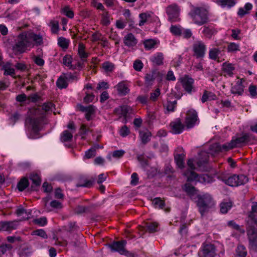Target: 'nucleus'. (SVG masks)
Masks as SVG:
<instances>
[{"instance_id":"nucleus-1","label":"nucleus","mask_w":257,"mask_h":257,"mask_svg":"<svg viewBox=\"0 0 257 257\" xmlns=\"http://www.w3.org/2000/svg\"><path fill=\"white\" fill-rule=\"evenodd\" d=\"M226 144H225V145ZM224 144L220 145L217 143L211 145L209 148L208 152L204 151H201L198 155V160H194L193 159H190L187 161V165L191 170L185 172L184 175L187 178V181L191 182H199L202 184H206L212 183L214 181L213 178L207 175L203 174L198 176L196 173L192 170L195 169L194 162L196 163L198 167L201 166L203 164L205 163L208 157V154L214 155L216 153L220 152L227 151L228 150L223 149Z\"/></svg>"},{"instance_id":"nucleus-2","label":"nucleus","mask_w":257,"mask_h":257,"mask_svg":"<svg viewBox=\"0 0 257 257\" xmlns=\"http://www.w3.org/2000/svg\"><path fill=\"white\" fill-rule=\"evenodd\" d=\"M43 40L42 36L40 34L32 32L22 33L18 36L13 49L14 52L22 53L34 45H41Z\"/></svg>"},{"instance_id":"nucleus-3","label":"nucleus","mask_w":257,"mask_h":257,"mask_svg":"<svg viewBox=\"0 0 257 257\" xmlns=\"http://www.w3.org/2000/svg\"><path fill=\"white\" fill-rule=\"evenodd\" d=\"M183 189L192 198H195L196 196H197V204L202 215L213 206L214 201L210 194L208 193L197 194V191L189 183L184 185Z\"/></svg>"},{"instance_id":"nucleus-4","label":"nucleus","mask_w":257,"mask_h":257,"mask_svg":"<svg viewBox=\"0 0 257 257\" xmlns=\"http://www.w3.org/2000/svg\"><path fill=\"white\" fill-rule=\"evenodd\" d=\"M44 116L43 110H41L38 107L30 109L28 112V116L26 120V123L32 132L36 134L40 130V122ZM29 138L35 139L37 137L35 135L29 136Z\"/></svg>"},{"instance_id":"nucleus-5","label":"nucleus","mask_w":257,"mask_h":257,"mask_svg":"<svg viewBox=\"0 0 257 257\" xmlns=\"http://www.w3.org/2000/svg\"><path fill=\"white\" fill-rule=\"evenodd\" d=\"M189 15L194 23L201 26L207 22V12L203 7L192 6Z\"/></svg>"},{"instance_id":"nucleus-6","label":"nucleus","mask_w":257,"mask_h":257,"mask_svg":"<svg viewBox=\"0 0 257 257\" xmlns=\"http://www.w3.org/2000/svg\"><path fill=\"white\" fill-rule=\"evenodd\" d=\"M218 178L226 184L232 187H236L243 185L248 181L247 178L243 175H233L228 177L220 175Z\"/></svg>"},{"instance_id":"nucleus-7","label":"nucleus","mask_w":257,"mask_h":257,"mask_svg":"<svg viewBox=\"0 0 257 257\" xmlns=\"http://www.w3.org/2000/svg\"><path fill=\"white\" fill-rule=\"evenodd\" d=\"M249 136L248 134H244L238 138H233L228 143L226 144L223 147L224 150H230L238 147L241 144L248 141Z\"/></svg>"},{"instance_id":"nucleus-8","label":"nucleus","mask_w":257,"mask_h":257,"mask_svg":"<svg viewBox=\"0 0 257 257\" xmlns=\"http://www.w3.org/2000/svg\"><path fill=\"white\" fill-rule=\"evenodd\" d=\"M185 123L187 128L193 127L199 123V119L196 111L189 109L186 113Z\"/></svg>"},{"instance_id":"nucleus-9","label":"nucleus","mask_w":257,"mask_h":257,"mask_svg":"<svg viewBox=\"0 0 257 257\" xmlns=\"http://www.w3.org/2000/svg\"><path fill=\"white\" fill-rule=\"evenodd\" d=\"M206 47L204 43L200 41H196L193 46L194 55L197 58H203L205 56Z\"/></svg>"},{"instance_id":"nucleus-10","label":"nucleus","mask_w":257,"mask_h":257,"mask_svg":"<svg viewBox=\"0 0 257 257\" xmlns=\"http://www.w3.org/2000/svg\"><path fill=\"white\" fill-rule=\"evenodd\" d=\"M180 9L175 4H173L167 8L166 13L168 16V19L171 22H176L179 20Z\"/></svg>"},{"instance_id":"nucleus-11","label":"nucleus","mask_w":257,"mask_h":257,"mask_svg":"<svg viewBox=\"0 0 257 257\" xmlns=\"http://www.w3.org/2000/svg\"><path fill=\"white\" fill-rule=\"evenodd\" d=\"M216 254L214 246L211 244L204 245L199 251V257H214Z\"/></svg>"},{"instance_id":"nucleus-12","label":"nucleus","mask_w":257,"mask_h":257,"mask_svg":"<svg viewBox=\"0 0 257 257\" xmlns=\"http://www.w3.org/2000/svg\"><path fill=\"white\" fill-rule=\"evenodd\" d=\"M249 246L254 251H257V231L254 229H250L247 231Z\"/></svg>"},{"instance_id":"nucleus-13","label":"nucleus","mask_w":257,"mask_h":257,"mask_svg":"<svg viewBox=\"0 0 257 257\" xmlns=\"http://www.w3.org/2000/svg\"><path fill=\"white\" fill-rule=\"evenodd\" d=\"M145 83L148 86H151L153 84L154 81L157 79L160 82L162 80V75L159 72L156 71H152L147 73L145 77Z\"/></svg>"},{"instance_id":"nucleus-14","label":"nucleus","mask_w":257,"mask_h":257,"mask_svg":"<svg viewBox=\"0 0 257 257\" xmlns=\"http://www.w3.org/2000/svg\"><path fill=\"white\" fill-rule=\"evenodd\" d=\"M245 81L243 79L237 78L235 83L232 85L231 92L233 94L241 95L243 92Z\"/></svg>"},{"instance_id":"nucleus-15","label":"nucleus","mask_w":257,"mask_h":257,"mask_svg":"<svg viewBox=\"0 0 257 257\" xmlns=\"http://www.w3.org/2000/svg\"><path fill=\"white\" fill-rule=\"evenodd\" d=\"M125 244L126 241L125 240H121V241L114 242L110 244L109 246L112 250L117 251L121 254L127 255L128 252L124 248Z\"/></svg>"},{"instance_id":"nucleus-16","label":"nucleus","mask_w":257,"mask_h":257,"mask_svg":"<svg viewBox=\"0 0 257 257\" xmlns=\"http://www.w3.org/2000/svg\"><path fill=\"white\" fill-rule=\"evenodd\" d=\"M171 131L173 134H181L185 128L184 125L180 119H176L170 123Z\"/></svg>"},{"instance_id":"nucleus-17","label":"nucleus","mask_w":257,"mask_h":257,"mask_svg":"<svg viewBox=\"0 0 257 257\" xmlns=\"http://www.w3.org/2000/svg\"><path fill=\"white\" fill-rule=\"evenodd\" d=\"M45 208L47 212H50L54 209H59L62 208V203L56 200H53L50 203L48 202L47 198L44 199Z\"/></svg>"},{"instance_id":"nucleus-18","label":"nucleus","mask_w":257,"mask_h":257,"mask_svg":"<svg viewBox=\"0 0 257 257\" xmlns=\"http://www.w3.org/2000/svg\"><path fill=\"white\" fill-rule=\"evenodd\" d=\"M221 56V49L217 47H214L213 45H212V47L210 48L209 49V58L212 60L219 61V59L220 58Z\"/></svg>"},{"instance_id":"nucleus-19","label":"nucleus","mask_w":257,"mask_h":257,"mask_svg":"<svg viewBox=\"0 0 257 257\" xmlns=\"http://www.w3.org/2000/svg\"><path fill=\"white\" fill-rule=\"evenodd\" d=\"M18 223L17 221L3 222L0 223V231H10L17 228Z\"/></svg>"},{"instance_id":"nucleus-20","label":"nucleus","mask_w":257,"mask_h":257,"mask_svg":"<svg viewBox=\"0 0 257 257\" xmlns=\"http://www.w3.org/2000/svg\"><path fill=\"white\" fill-rule=\"evenodd\" d=\"M181 83L184 89L188 93H191L193 90L194 80L188 76L181 78Z\"/></svg>"},{"instance_id":"nucleus-21","label":"nucleus","mask_w":257,"mask_h":257,"mask_svg":"<svg viewBox=\"0 0 257 257\" xmlns=\"http://www.w3.org/2000/svg\"><path fill=\"white\" fill-rule=\"evenodd\" d=\"M81 110L85 113V117L88 120H91L94 117L96 111V108L92 105L82 106Z\"/></svg>"},{"instance_id":"nucleus-22","label":"nucleus","mask_w":257,"mask_h":257,"mask_svg":"<svg viewBox=\"0 0 257 257\" xmlns=\"http://www.w3.org/2000/svg\"><path fill=\"white\" fill-rule=\"evenodd\" d=\"M2 70L4 71L5 75L13 76L15 74V71L13 65L9 62L3 63L2 65Z\"/></svg>"},{"instance_id":"nucleus-23","label":"nucleus","mask_w":257,"mask_h":257,"mask_svg":"<svg viewBox=\"0 0 257 257\" xmlns=\"http://www.w3.org/2000/svg\"><path fill=\"white\" fill-rule=\"evenodd\" d=\"M216 4L222 8L230 9L236 4L235 0H215Z\"/></svg>"},{"instance_id":"nucleus-24","label":"nucleus","mask_w":257,"mask_h":257,"mask_svg":"<svg viewBox=\"0 0 257 257\" xmlns=\"http://www.w3.org/2000/svg\"><path fill=\"white\" fill-rule=\"evenodd\" d=\"M123 41L125 45L128 47L134 46L137 43V41L135 38L134 35H133L132 33L127 34L124 37Z\"/></svg>"},{"instance_id":"nucleus-25","label":"nucleus","mask_w":257,"mask_h":257,"mask_svg":"<svg viewBox=\"0 0 257 257\" xmlns=\"http://www.w3.org/2000/svg\"><path fill=\"white\" fill-rule=\"evenodd\" d=\"M119 95H125L130 91V89L124 82H120L115 86Z\"/></svg>"},{"instance_id":"nucleus-26","label":"nucleus","mask_w":257,"mask_h":257,"mask_svg":"<svg viewBox=\"0 0 257 257\" xmlns=\"http://www.w3.org/2000/svg\"><path fill=\"white\" fill-rule=\"evenodd\" d=\"M140 137L142 142L146 144L150 140L151 134L148 130L144 129L140 132Z\"/></svg>"},{"instance_id":"nucleus-27","label":"nucleus","mask_w":257,"mask_h":257,"mask_svg":"<svg viewBox=\"0 0 257 257\" xmlns=\"http://www.w3.org/2000/svg\"><path fill=\"white\" fill-rule=\"evenodd\" d=\"M158 41L154 39H148L144 42V45L146 50H149L157 47Z\"/></svg>"},{"instance_id":"nucleus-28","label":"nucleus","mask_w":257,"mask_h":257,"mask_svg":"<svg viewBox=\"0 0 257 257\" xmlns=\"http://www.w3.org/2000/svg\"><path fill=\"white\" fill-rule=\"evenodd\" d=\"M247 254V250L245 246L242 245L237 246L235 249L234 257H245Z\"/></svg>"},{"instance_id":"nucleus-29","label":"nucleus","mask_w":257,"mask_h":257,"mask_svg":"<svg viewBox=\"0 0 257 257\" xmlns=\"http://www.w3.org/2000/svg\"><path fill=\"white\" fill-rule=\"evenodd\" d=\"M222 70L225 76H231L233 74L234 67L230 63H224L222 65Z\"/></svg>"},{"instance_id":"nucleus-30","label":"nucleus","mask_w":257,"mask_h":257,"mask_svg":"<svg viewBox=\"0 0 257 257\" xmlns=\"http://www.w3.org/2000/svg\"><path fill=\"white\" fill-rule=\"evenodd\" d=\"M216 98V95L212 92L207 91H205L201 97V101L204 103L207 101H210L215 100Z\"/></svg>"},{"instance_id":"nucleus-31","label":"nucleus","mask_w":257,"mask_h":257,"mask_svg":"<svg viewBox=\"0 0 257 257\" xmlns=\"http://www.w3.org/2000/svg\"><path fill=\"white\" fill-rule=\"evenodd\" d=\"M252 8V5L250 3H246L244 7L240 8L239 9L238 11V15L242 17L244 16L245 14H247L249 13V11L251 10Z\"/></svg>"},{"instance_id":"nucleus-32","label":"nucleus","mask_w":257,"mask_h":257,"mask_svg":"<svg viewBox=\"0 0 257 257\" xmlns=\"http://www.w3.org/2000/svg\"><path fill=\"white\" fill-rule=\"evenodd\" d=\"M63 62L64 65L68 67L69 69H75L76 67L75 65H73L72 58L70 55H66L63 57Z\"/></svg>"},{"instance_id":"nucleus-33","label":"nucleus","mask_w":257,"mask_h":257,"mask_svg":"<svg viewBox=\"0 0 257 257\" xmlns=\"http://www.w3.org/2000/svg\"><path fill=\"white\" fill-rule=\"evenodd\" d=\"M232 203L230 201L222 202L220 204V210L222 213H226L231 209Z\"/></svg>"},{"instance_id":"nucleus-34","label":"nucleus","mask_w":257,"mask_h":257,"mask_svg":"<svg viewBox=\"0 0 257 257\" xmlns=\"http://www.w3.org/2000/svg\"><path fill=\"white\" fill-rule=\"evenodd\" d=\"M174 158L177 166L180 168H182L184 167L185 155L183 154H176Z\"/></svg>"},{"instance_id":"nucleus-35","label":"nucleus","mask_w":257,"mask_h":257,"mask_svg":"<svg viewBox=\"0 0 257 257\" xmlns=\"http://www.w3.org/2000/svg\"><path fill=\"white\" fill-rule=\"evenodd\" d=\"M170 32L175 36H180L182 33L183 28L180 25H171L170 28Z\"/></svg>"},{"instance_id":"nucleus-36","label":"nucleus","mask_w":257,"mask_h":257,"mask_svg":"<svg viewBox=\"0 0 257 257\" xmlns=\"http://www.w3.org/2000/svg\"><path fill=\"white\" fill-rule=\"evenodd\" d=\"M101 23L104 26H108L110 24V17L107 11L101 14Z\"/></svg>"},{"instance_id":"nucleus-37","label":"nucleus","mask_w":257,"mask_h":257,"mask_svg":"<svg viewBox=\"0 0 257 257\" xmlns=\"http://www.w3.org/2000/svg\"><path fill=\"white\" fill-rule=\"evenodd\" d=\"M73 137L72 133L68 131H64L61 136V140L63 142L70 141Z\"/></svg>"},{"instance_id":"nucleus-38","label":"nucleus","mask_w":257,"mask_h":257,"mask_svg":"<svg viewBox=\"0 0 257 257\" xmlns=\"http://www.w3.org/2000/svg\"><path fill=\"white\" fill-rule=\"evenodd\" d=\"M69 43V40L67 39L64 37H61L58 38V45L63 49L68 48Z\"/></svg>"},{"instance_id":"nucleus-39","label":"nucleus","mask_w":257,"mask_h":257,"mask_svg":"<svg viewBox=\"0 0 257 257\" xmlns=\"http://www.w3.org/2000/svg\"><path fill=\"white\" fill-rule=\"evenodd\" d=\"M57 85L60 89L65 88L67 86L68 81L64 75L60 76L58 78L57 81Z\"/></svg>"},{"instance_id":"nucleus-40","label":"nucleus","mask_w":257,"mask_h":257,"mask_svg":"<svg viewBox=\"0 0 257 257\" xmlns=\"http://www.w3.org/2000/svg\"><path fill=\"white\" fill-rule=\"evenodd\" d=\"M43 110L45 112H53L54 114L56 113L54 105L50 102L45 103L43 105Z\"/></svg>"},{"instance_id":"nucleus-41","label":"nucleus","mask_w":257,"mask_h":257,"mask_svg":"<svg viewBox=\"0 0 257 257\" xmlns=\"http://www.w3.org/2000/svg\"><path fill=\"white\" fill-rule=\"evenodd\" d=\"M78 52L80 57L82 59H86L88 56V54L85 51V46L82 43L79 44Z\"/></svg>"},{"instance_id":"nucleus-42","label":"nucleus","mask_w":257,"mask_h":257,"mask_svg":"<svg viewBox=\"0 0 257 257\" xmlns=\"http://www.w3.org/2000/svg\"><path fill=\"white\" fill-rule=\"evenodd\" d=\"M163 57L162 53H157L152 57L151 60L155 64L160 65L162 64Z\"/></svg>"},{"instance_id":"nucleus-43","label":"nucleus","mask_w":257,"mask_h":257,"mask_svg":"<svg viewBox=\"0 0 257 257\" xmlns=\"http://www.w3.org/2000/svg\"><path fill=\"white\" fill-rule=\"evenodd\" d=\"M102 67L105 72H110L113 70L114 65L113 63L107 61L102 63Z\"/></svg>"},{"instance_id":"nucleus-44","label":"nucleus","mask_w":257,"mask_h":257,"mask_svg":"<svg viewBox=\"0 0 257 257\" xmlns=\"http://www.w3.org/2000/svg\"><path fill=\"white\" fill-rule=\"evenodd\" d=\"M152 204L155 208L162 209L164 206V202L160 198H156L153 200Z\"/></svg>"},{"instance_id":"nucleus-45","label":"nucleus","mask_w":257,"mask_h":257,"mask_svg":"<svg viewBox=\"0 0 257 257\" xmlns=\"http://www.w3.org/2000/svg\"><path fill=\"white\" fill-rule=\"evenodd\" d=\"M28 185V180L26 178H23L19 182L18 184V188L20 191H22L25 189Z\"/></svg>"},{"instance_id":"nucleus-46","label":"nucleus","mask_w":257,"mask_h":257,"mask_svg":"<svg viewBox=\"0 0 257 257\" xmlns=\"http://www.w3.org/2000/svg\"><path fill=\"white\" fill-rule=\"evenodd\" d=\"M158 223L156 222L147 223L146 227L147 229L150 232H156L158 230Z\"/></svg>"},{"instance_id":"nucleus-47","label":"nucleus","mask_w":257,"mask_h":257,"mask_svg":"<svg viewBox=\"0 0 257 257\" xmlns=\"http://www.w3.org/2000/svg\"><path fill=\"white\" fill-rule=\"evenodd\" d=\"M150 17V15L148 13H142L139 15L140 21L139 26H142L145 24Z\"/></svg>"},{"instance_id":"nucleus-48","label":"nucleus","mask_w":257,"mask_h":257,"mask_svg":"<svg viewBox=\"0 0 257 257\" xmlns=\"http://www.w3.org/2000/svg\"><path fill=\"white\" fill-rule=\"evenodd\" d=\"M239 50V45L235 43H230L227 46V51L229 52H235Z\"/></svg>"},{"instance_id":"nucleus-49","label":"nucleus","mask_w":257,"mask_h":257,"mask_svg":"<svg viewBox=\"0 0 257 257\" xmlns=\"http://www.w3.org/2000/svg\"><path fill=\"white\" fill-rule=\"evenodd\" d=\"M32 235H38L44 239L48 238V235L46 232L42 229H37L33 231L32 232Z\"/></svg>"},{"instance_id":"nucleus-50","label":"nucleus","mask_w":257,"mask_h":257,"mask_svg":"<svg viewBox=\"0 0 257 257\" xmlns=\"http://www.w3.org/2000/svg\"><path fill=\"white\" fill-rule=\"evenodd\" d=\"M49 26L51 27V31L53 34H57L59 31V24L57 21H52Z\"/></svg>"},{"instance_id":"nucleus-51","label":"nucleus","mask_w":257,"mask_h":257,"mask_svg":"<svg viewBox=\"0 0 257 257\" xmlns=\"http://www.w3.org/2000/svg\"><path fill=\"white\" fill-rule=\"evenodd\" d=\"M91 6L95 8L97 10L103 11L105 10L104 7L103 6V5L101 3L98 2L97 0H91Z\"/></svg>"},{"instance_id":"nucleus-52","label":"nucleus","mask_w":257,"mask_h":257,"mask_svg":"<svg viewBox=\"0 0 257 257\" xmlns=\"http://www.w3.org/2000/svg\"><path fill=\"white\" fill-rule=\"evenodd\" d=\"M160 90L159 88H157L154 92L151 93L150 99L153 101H156L158 97L160 95Z\"/></svg>"},{"instance_id":"nucleus-53","label":"nucleus","mask_w":257,"mask_h":257,"mask_svg":"<svg viewBox=\"0 0 257 257\" xmlns=\"http://www.w3.org/2000/svg\"><path fill=\"white\" fill-rule=\"evenodd\" d=\"M96 155V150L94 148H91L85 152L84 158L90 159L94 157Z\"/></svg>"},{"instance_id":"nucleus-54","label":"nucleus","mask_w":257,"mask_h":257,"mask_svg":"<svg viewBox=\"0 0 257 257\" xmlns=\"http://www.w3.org/2000/svg\"><path fill=\"white\" fill-rule=\"evenodd\" d=\"M63 12L65 15L69 18H73L74 17V13L73 11L68 7L64 8Z\"/></svg>"},{"instance_id":"nucleus-55","label":"nucleus","mask_w":257,"mask_h":257,"mask_svg":"<svg viewBox=\"0 0 257 257\" xmlns=\"http://www.w3.org/2000/svg\"><path fill=\"white\" fill-rule=\"evenodd\" d=\"M134 68L138 71H140L143 67V64L140 60L135 61L133 65Z\"/></svg>"},{"instance_id":"nucleus-56","label":"nucleus","mask_w":257,"mask_h":257,"mask_svg":"<svg viewBox=\"0 0 257 257\" xmlns=\"http://www.w3.org/2000/svg\"><path fill=\"white\" fill-rule=\"evenodd\" d=\"M34 222L40 226H43L47 224V219L46 217H41L40 218L35 219Z\"/></svg>"},{"instance_id":"nucleus-57","label":"nucleus","mask_w":257,"mask_h":257,"mask_svg":"<svg viewBox=\"0 0 257 257\" xmlns=\"http://www.w3.org/2000/svg\"><path fill=\"white\" fill-rule=\"evenodd\" d=\"M227 225L228 226H230V227L233 229H235L237 230H239L240 232H244V230H241L240 228V226L237 224H236V223L232 220L228 221L227 222Z\"/></svg>"},{"instance_id":"nucleus-58","label":"nucleus","mask_w":257,"mask_h":257,"mask_svg":"<svg viewBox=\"0 0 257 257\" xmlns=\"http://www.w3.org/2000/svg\"><path fill=\"white\" fill-rule=\"evenodd\" d=\"M176 101H168L166 105V107L167 111H173L174 109L176 106Z\"/></svg>"},{"instance_id":"nucleus-59","label":"nucleus","mask_w":257,"mask_h":257,"mask_svg":"<svg viewBox=\"0 0 257 257\" xmlns=\"http://www.w3.org/2000/svg\"><path fill=\"white\" fill-rule=\"evenodd\" d=\"M126 24V22L122 20H118L116 21V27L119 29H123Z\"/></svg>"},{"instance_id":"nucleus-60","label":"nucleus","mask_w":257,"mask_h":257,"mask_svg":"<svg viewBox=\"0 0 257 257\" xmlns=\"http://www.w3.org/2000/svg\"><path fill=\"white\" fill-rule=\"evenodd\" d=\"M130 134V130L128 127L124 125L122 126L119 131V134L121 136L124 137Z\"/></svg>"},{"instance_id":"nucleus-61","label":"nucleus","mask_w":257,"mask_h":257,"mask_svg":"<svg viewBox=\"0 0 257 257\" xmlns=\"http://www.w3.org/2000/svg\"><path fill=\"white\" fill-rule=\"evenodd\" d=\"M248 91H249L250 96L252 97H257L256 89V87L255 86L250 85L248 88Z\"/></svg>"},{"instance_id":"nucleus-62","label":"nucleus","mask_w":257,"mask_h":257,"mask_svg":"<svg viewBox=\"0 0 257 257\" xmlns=\"http://www.w3.org/2000/svg\"><path fill=\"white\" fill-rule=\"evenodd\" d=\"M124 154V151L122 150L115 151L112 153V157L115 158H120L122 157Z\"/></svg>"},{"instance_id":"nucleus-63","label":"nucleus","mask_w":257,"mask_h":257,"mask_svg":"<svg viewBox=\"0 0 257 257\" xmlns=\"http://www.w3.org/2000/svg\"><path fill=\"white\" fill-rule=\"evenodd\" d=\"M240 33V30L238 29H233L232 30V37L235 40H240V37L239 36V34Z\"/></svg>"},{"instance_id":"nucleus-64","label":"nucleus","mask_w":257,"mask_h":257,"mask_svg":"<svg viewBox=\"0 0 257 257\" xmlns=\"http://www.w3.org/2000/svg\"><path fill=\"white\" fill-rule=\"evenodd\" d=\"M33 60L35 63L39 66H43L44 64V60L40 57L35 56Z\"/></svg>"}]
</instances>
